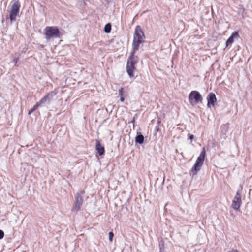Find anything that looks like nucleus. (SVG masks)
Wrapping results in <instances>:
<instances>
[{"mask_svg": "<svg viewBox=\"0 0 252 252\" xmlns=\"http://www.w3.org/2000/svg\"><path fill=\"white\" fill-rule=\"evenodd\" d=\"M144 34L140 26H137L135 29L132 43V51L135 52L139 49V45L144 41Z\"/></svg>", "mask_w": 252, "mask_h": 252, "instance_id": "obj_1", "label": "nucleus"}, {"mask_svg": "<svg viewBox=\"0 0 252 252\" xmlns=\"http://www.w3.org/2000/svg\"><path fill=\"white\" fill-rule=\"evenodd\" d=\"M135 52L132 51L131 55L128 58L126 70V72L130 77L134 76V72L136 70L135 65L138 62V57L134 56Z\"/></svg>", "mask_w": 252, "mask_h": 252, "instance_id": "obj_2", "label": "nucleus"}, {"mask_svg": "<svg viewBox=\"0 0 252 252\" xmlns=\"http://www.w3.org/2000/svg\"><path fill=\"white\" fill-rule=\"evenodd\" d=\"M45 38L47 40L60 37V31L57 27L47 26L44 29Z\"/></svg>", "mask_w": 252, "mask_h": 252, "instance_id": "obj_3", "label": "nucleus"}, {"mask_svg": "<svg viewBox=\"0 0 252 252\" xmlns=\"http://www.w3.org/2000/svg\"><path fill=\"white\" fill-rule=\"evenodd\" d=\"M20 4L18 1H15L11 6L9 18L11 23L15 21L19 15Z\"/></svg>", "mask_w": 252, "mask_h": 252, "instance_id": "obj_4", "label": "nucleus"}, {"mask_svg": "<svg viewBox=\"0 0 252 252\" xmlns=\"http://www.w3.org/2000/svg\"><path fill=\"white\" fill-rule=\"evenodd\" d=\"M189 103L191 104H193V100L194 101V103L197 104L199 102L202 101V97L198 91H192L189 94Z\"/></svg>", "mask_w": 252, "mask_h": 252, "instance_id": "obj_5", "label": "nucleus"}, {"mask_svg": "<svg viewBox=\"0 0 252 252\" xmlns=\"http://www.w3.org/2000/svg\"><path fill=\"white\" fill-rule=\"evenodd\" d=\"M242 204L241 195L239 190L236 192L231 204V207L235 210H238Z\"/></svg>", "mask_w": 252, "mask_h": 252, "instance_id": "obj_6", "label": "nucleus"}, {"mask_svg": "<svg viewBox=\"0 0 252 252\" xmlns=\"http://www.w3.org/2000/svg\"><path fill=\"white\" fill-rule=\"evenodd\" d=\"M75 202L72 209L73 211H78L83 203L82 197L78 193L75 195Z\"/></svg>", "mask_w": 252, "mask_h": 252, "instance_id": "obj_7", "label": "nucleus"}, {"mask_svg": "<svg viewBox=\"0 0 252 252\" xmlns=\"http://www.w3.org/2000/svg\"><path fill=\"white\" fill-rule=\"evenodd\" d=\"M207 106L210 108L212 106H214L215 103L217 102V99L215 94L213 93H210L207 97Z\"/></svg>", "mask_w": 252, "mask_h": 252, "instance_id": "obj_8", "label": "nucleus"}, {"mask_svg": "<svg viewBox=\"0 0 252 252\" xmlns=\"http://www.w3.org/2000/svg\"><path fill=\"white\" fill-rule=\"evenodd\" d=\"M53 92L48 93L37 103L40 105L41 104H49L53 96Z\"/></svg>", "mask_w": 252, "mask_h": 252, "instance_id": "obj_9", "label": "nucleus"}, {"mask_svg": "<svg viewBox=\"0 0 252 252\" xmlns=\"http://www.w3.org/2000/svg\"><path fill=\"white\" fill-rule=\"evenodd\" d=\"M239 36V32L238 31L233 32L229 38L227 40L226 42V46L228 47L229 46H231L234 42V39L238 38Z\"/></svg>", "mask_w": 252, "mask_h": 252, "instance_id": "obj_10", "label": "nucleus"}, {"mask_svg": "<svg viewBox=\"0 0 252 252\" xmlns=\"http://www.w3.org/2000/svg\"><path fill=\"white\" fill-rule=\"evenodd\" d=\"M203 164L196 161L195 164L191 168V172L193 175H196L198 172L201 169Z\"/></svg>", "mask_w": 252, "mask_h": 252, "instance_id": "obj_11", "label": "nucleus"}, {"mask_svg": "<svg viewBox=\"0 0 252 252\" xmlns=\"http://www.w3.org/2000/svg\"><path fill=\"white\" fill-rule=\"evenodd\" d=\"M96 150L100 155H103L104 154L105 150L99 140L96 141Z\"/></svg>", "mask_w": 252, "mask_h": 252, "instance_id": "obj_12", "label": "nucleus"}, {"mask_svg": "<svg viewBox=\"0 0 252 252\" xmlns=\"http://www.w3.org/2000/svg\"><path fill=\"white\" fill-rule=\"evenodd\" d=\"M205 154H206L205 150V148H203L200 154V155L197 158L196 161H197L198 162H199L202 164H203V162L204 161V158H205Z\"/></svg>", "mask_w": 252, "mask_h": 252, "instance_id": "obj_13", "label": "nucleus"}, {"mask_svg": "<svg viewBox=\"0 0 252 252\" xmlns=\"http://www.w3.org/2000/svg\"><path fill=\"white\" fill-rule=\"evenodd\" d=\"M144 137L142 134H138L135 137V142L139 144L143 143Z\"/></svg>", "mask_w": 252, "mask_h": 252, "instance_id": "obj_14", "label": "nucleus"}, {"mask_svg": "<svg viewBox=\"0 0 252 252\" xmlns=\"http://www.w3.org/2000/svg\"><path fill=\"white\" fill-rule=\"evenodd\" d=\"M118 93H119V94H118L119 96H120V101L121 102H123L125 100V93L124 91V89L123 88H121L119 90Z\"/></svg>", "mask_w": 252, "mask_h": 252, "instance_id": "obj_15", "label": "nucleus"}, {"mask_svg": "<svg viewBox=\"0 0 252 252\" xmlns=\"http://www.w3.org/2000/svg\"><path fill=\"white\" fill-rule=\"evenodd\" d=\"M111 25L110 23L107 24L104 27V31L106 33H109L111 32Z\"/></svg>", "mask_w": 252, "mask_h": 252, "instance_id": "obj_16", "label": "nucleus"}, {"mask_svg": "<svg viewBox=\"0 0 252 252\" xmlns=\"http://www.w3.org/2000/svg\"><path fill=\"white\" fill-rule=\"evenodd\" d=\"M39 104L37 103L28 112L29 115H31L32 112H33L34 111H35L37 108L39 106Z\"/></svg>", "mask_w": 252, "mask_h": 252, "instance_id": "obj_17", "label": "nucleus"}, {"mask_svg": "<svg viewBox=\"0 0 252 252\" xmlns=\"http://www.w3.org/2000/svg\"><path fill=\"white\" fill-rule=\"evenodd\" d=\"M137 116V114H136L134 117L133 118L132 120L129 122V123L132 124L133 128H134L135 125H134V122L135 120L136 117Z\"/></svg>", "mask_w": 252, "mask_h": 252, "instance_id": "obj_18", "label": "nucleus"}, {"mask_svg": "<svg viewBox=\"0 0 252 252\" xmlns=\"http://www.w3.org/2000/svg\"><path fill=\"white\" fill-rule=\"evenodd\" d=\"M113 236H114V234L113 233V232H110L109 233V240L110 241H112Z\"/></svg>", "mask_w": 252, "mask_h": 252, "instance_id": "obj_19", "label": "nucleus"}, {"mask_svg": "<svg viewBox=\"0 0 252 252\" xmlns=\"http://www.w3.org/2000/svg\"><path fill=\"white\" fill-rule=\"evenodd\" d=\"M4 232L2 230H0V239H2L4 237Z\"/></svg>", "mask_w": 252, "mask_h": 252, "instance_id": "obj_20", "label": "nucleus"}, {"mask_svg": "<svg viewBox=\"0 0 252 252\" xmlns=\"http://www.w3.org/2000/svg\"><path fill=\"white\" fill-rule=\"evenodd\" d=\"M228 252H239V251L236 249H233L231 251H228Z\"/></svg>", "mask_w": 252, "mask_h": 252, "instance_id": "obj_21", "label": "nucleus"}, {"mask_svg": "<svg viewBox=\"0 0 252 252\" xmlns=\"http://www.w3.org/2000/svg\"><path fill=\"white\" fill-rule=\"evenodd\" d=\"M13 62L15 64H16L17 63V59H14Z\"/></svg>", "mask_w": 252, "mask_h": 252, "instance_id": "obj_22", "label": "nucleus"}, {"mask_svg": "<svg viewBox=\"0 0 252 252\" xmlns=\"http://www.w3.org/2000/svg\"><path fill=\"white\" fill-rule=\"evenodd\" d=\"M193 138H194V136H193V135H190L189 136V139H190V140H192Z\"/></svg>", "mask_w": 252, "mask_h": 252, "instance_id": "obj_23", "label": "nucleus"}]
</instances>
